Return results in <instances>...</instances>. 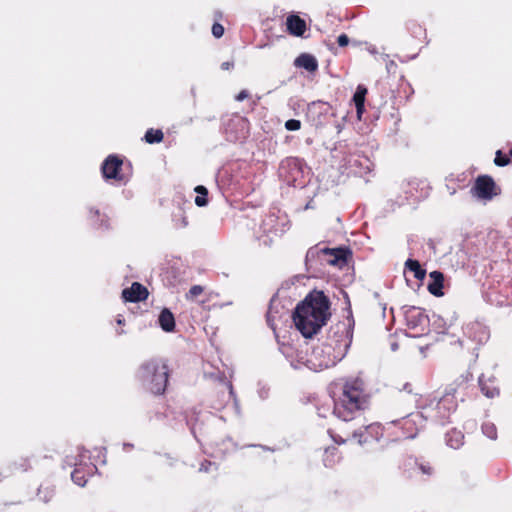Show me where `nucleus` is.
<instances>
[{"label": "nucleus", "instance_id": "obj_11", "mask_svg": "<svg viewBox=\"0 0 512 512\" xmlns=\"http://www.w3.org/2000/svg\"><path fill=\"white\" fill-rule=\"evenodd\" d=\"M405 266L410 271L414 272V276L417 279L422 280L426 275V271L421 268L419 262L416 260L408 259L405 263Z\"/></svg>", "mask_w": 512, "mask_h": 512}, {"label": "nucleus", "instance_id": "obj_16", "mask_svg": "<svg viewBox=\"0 0 512 512\" xmlns=\"http://www.w3.org/2000/svg\"><path fill=\"white\" fill-rule=\"evenodd\" d=\"M509 162V159L506 156H504L500 150L496 152L494 163L497 166H506L507 164H509Z\"/></svg>", "mask_w": 512, "mask_h": 512}, {"label": "nucleus", "instance_id": "obj_26", "mask_svg": "<svg viewBox=\"0 0 512 512\" xmlns=\"http://www.w3.org/2000/svg\"><path fill=\"white\" fill-rule=\"evenodd\" d=\"M238 96L244 97L247 96L246 91H241Z\"/></svg>", "mask_w": 512, "mask_h": 512}, {"label": "nucleus", "instance_id": "obj_4", "mask_svg": "<svg viewBox=\"0 0 512 512\" xmlns=\"http://www.w3.org/2000/svg\"><path fill=\"white\" fill-rule=\"evenodd\" d=\"M495 183L489 176H480L475 183V191L479 198L490 199L494 195Z\"/></svg>", "mask_w": 512, "mask_h": 512}, {"label": "nucleus", "instance_id": "obj_22", "mask_svg": "<svg viewBox=\"0 0 512 512\" xmlns=\"http://www.w3.org/2000/svg\"><path fill=\"white\" fill-rule=\"evenodd\" d=\"M367 92V88L364 85H358L353 96H366Z\"/></svg>", "mask_w": 512, "mask_h": 512}, {"label": "nucleus", "instance_id": "obj_25", "mask_svg": "<svg viewBox=\"0 0 512 512\" xmlns=\"http://www.w3.org/2000/svg\"><path fill=\"white\" fill-rule=\"evenodd\" d=\"M195 191H196L198 194H200V195H204V196H206V195H207V189H206L204 186H201V185L197 186V187L195 188Z\"/></svg>", "mask_w": 512, "mask_h": 512}, {"label": "nucleus", "instance_id": "obj_18", "mask_svg": "<svg viewBox=\"0 0 512 512\" xmlns=\"http://www.w3.org/2000/svg\"><path fill=\"white\" fill-rule=\"evenodd\" d=\"M212 34L216 37V38H220L223 36L224 34V28L221 24H218V23H215L213 26H212Z\"/></svg>", "mask_w": 512, "mask_h": 512}, {"label": "nucleus", "instance_id": "obj_19", "mask_svg": "<svg viewBox=\"0 0 512 512\" xmlns=\"http://www.w3.org/2000/svg\"><path fill=\"white\" fill-rule=\"evenodd\" d=\"M203 292V287L200 286V285H194L190 288L189 290V296L191 298H194V297H197L198 295H200L201 293Z\"/></svg>", "mask_w": 512, "mask_h": 512}, {"label": "nucleus", "instance_id": "obj_13", "mask_svg": "<svg viewBox=\"0 0 512 512\" xmlns=\"http://www.w3.org/2000/svg\"><path fill=\"white\" fill-rule=\"evenodd\" d=\"M147 143H159L163 140V132L161 130L149 129L145 134Z\"/></svg>", "mask_w": 512, "mask_h": 512}, {"label": "nucleus", "instance_id": "obj_27", "mask_svg": "<svg viewBox=\"0 0 512 512\" xmlns=\"http://www.w3.org/2000/svg\"><path fill=\"white\" fill-rule=\"evenodd\" d=\"M510 155L512 156V150L510 151Z\"/></svg>", "mask_w": 512, "mask_h": 512}, {"label": "nucleus", "instance_id": "obj_9", "mask_svg": "<svg viewBox=\"0 0 512 512\" xmlns=\"http://www.w3.org/2000/svg\"><path fill=\"white\" fill-rule=\"evenodd\" d=\"M295 65L304 68L309 72H313L318 68L317 60L310 54L303 53L295 59Z\"/></svg>", "mask_w": 512, "mask_h": 512}, {"label": "nucleus", "instance_id": "obj_23", "mask_svg": "<svg viewBox=\"0 0 512 512\" xmlns=\"http://www.w3.org/2000/svg\"><path fill=\"white\" fill-rule=\"evenodd\" d=\"M482 391L489 398H493L495 395H498V393H499L497 389L486 390L484 386H482Z\"/></svg>", "mask_w": 512, "mask_h": 512}, {"label": "nucleus", "instance_id": "obj_5", "mask_svg": "<svg viewBox=\"0 0 512 512\" xmlns=\"http://www.w3.org/2000/svg\"><path fill=\"white\" fill-rule=\"evenodd\" d=\"M148 290L142 284L134 282L130 288H126L122 291V297L125 301L139 302L147 299Z\"/></svg>", "mask_w": 512, "mask_h": 512}, {"label": "nucleus", "instance_id": "obj_10", "mask_svg": "<svg viewBox=\"0 0 512 512\" xmlns=\"http://www.w3.org/2000/svg\"><path fill=\"white\" fill-rule=\"evenodd\" d=\"M159 324L164 331L171 332L175 328V319L168 309H163L159 315Z\"/></svg>", "mask_w": 512, "mask_h": 512}, {"label": "nucleus", "instance_id": "obj_1", "mask_svg": "<svg viewBox=\"0 0 512 512\" xmlns=\"http://www.w3.org/2000/svg\"><path fill=\"white\" fill-rule=\"evenodd\" d=\"M331 316L330 303L322 291L310 292L293 312V322L297 330L311 338L327 324Z\"/></svg>", "mask_w": 512, "mask_h": 512}, {"label": "nucleus", "instance_id": "obj_3", "mask_svg": "<svg viewBox=\"0 0 512 512\" xmlns=\"http://www.w3.org/2000/svg\"><path fill=\"white\" fill-rule=\"evenodd\" d=\"M139 377L152 393L161 394L165 391L168 381L167 366L156 360L148 361L141 366Z\"/></svg>", "mask_w": 512, "mask_h": 512}, {"label": "nucleus", "instance_id": "obj_17", "mask_svg": "<svg viewBox=\"0 0 512 512\" xmlns=\"http://www.w3.org/2000/svg\"><path fill=\"white\" fill-rule=\"evenodd\" d=\"M301 127V123L299 120L290 119L286 121L285 128L289 131H297Z\"/></svg>", "mask_w": 512, "mask_h": 512}, {"label": "nucleus", "instance_id": "obj_14", "mask_svg": "<svg viewBox=\"0 0 512 512\" xmlns=\"http://www.w3.org/2000/svg\"><path fill=\"white\" fill-rule=\"evenodd\" d=\"M463 435L461 432L453 431L448 434L447 443L450 447L456 449L462 444Z\"/></svg>", "mask_w": 512, "mask_h": 512}, {"label": "nucleus", "instance_id": "obj_7", "mask_svg": "<svg viewBox=\"0 0 512 512\" xmlns=\"http://www.w3.org/2000/svg\"><path fill=\"white\" fill-rule=\"evenodd\" d=\"M429 277L432 279V282L428 285L429 292L434 296H442V288L444 276L440 271H432L429 274Z\"/></svg>", "mask_w": 512, "mask_h": 512}, {"label": "nucleus", "instance_id": "obj_15", "mask_svg": "<svg viewBox=\"0 0 512 512\" xmlns=\"http://www.w3.org/2000/svg\"><path fill=\"white\" fill-rule=\"evenodd\" d=\"M353 101L355 103L356 111H357V118L361 120L362 113L364 111V103L365 98H353Z\"/></svg>", "mask_w": 512, "mask_h": 512}, {"label": "nucleus", "instance_id": "obj_21", "mask_svg": "<svg viewBox=\"0 0 512 512\" xmlns=\"http://www.w3.org/2000/svg\"><path fill=\"white\" fill-rule=\"evenodd\" d=\"M195 204L199 207H203L207 204V198L204 195H198L195 198Z\"/></svg>", "mask_w": 512, "mask_h": 512}, {"label": "nucleus", "instance_id": "obj_24", "mask_svg": "<svg viewBox=\"0 0 512 512\" xmlns=\"http://www.w3.org/2000/svg\"><path fill=\"white\" fill-rule=\"evenodd\" d=\"M234 66V63L232 61H225L221 64V68L223 70H230L232 69Z\"/></svg>", "mask_w": 512, "mask_h": 512}, {"label": "nucleus", "instance_id": "obj_6", "mask_svg": "<svg viewBox=\"0 0 512 512\" xmlns=\"http://www.w3.org/2000/svg\"><path fill=\"white\" fill-rule=\"evenodd\" d=\"M121 165V160L117 157L109 156L102 166L103 176L107 179H116Z\"/></svg>", "mask_w": 512, "mask_h": 512}, {"label": "nucleus", "instance_id": "obj_2", "mask_svg": "<svg viewBox=\"0 0 512 512\" xmlns=\"http://www.w3.org/2000/svg\"><path fill=\"white\" fill-rule=\"evenodd\" d=\"M368 405V397L364 393L362 382L354 380L346 382L343 392L334 407V413L344 421L352 420L356 412L364 410Z\"/></svg>", "mask_w": 512, "mask_h": 512}, {"label": "nucleus", "instance_id": "obj_12", "mask_svg": "<svg viewBox=\"0 0 512 512\" xmlns=\"http://www.w3.org/2000/svg\"><path fill=\"white\" fill-rule=\"evenodd\" d=\"M330 254L333 256L332 259L329 260L331 265H339L346 263L347 260V252L343 249H333L330 251Z\"/></svg>", "mask_w": 512, "mask_h": 512}, {"label": "nucleus", "instance_id": "obj_20", "mask_svg": "<svg viewBox=\"0 0 512 512\" xmlns=\"http://www.w3.org/2000/svg\"><path fill=\"white\" fill-rule=\"evenodd\" d=\"M337 43L339 46H346L349 43V38L346 34H341L338 36Z\"/></svg>", "mask_w": 512, "mask_h": 512}, {"label": "nucleus", "instance_id": "obj_8", "mask_svg": "<svg viewBox=\"0 0 512 512\" xmlns=\"http://www.w3.org/2000/svg\"><path fill=\"white\" fill-rule=\"evenodd\" d=\"M287 29L295 36H302L306 29V23L299 16L292 15L287 18Z\"/></svg>", "mask_w": 512, "mask_h": 512}]
</instances>
